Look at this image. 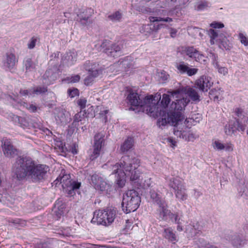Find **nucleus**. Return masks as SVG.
Returning a JSON list of instances; mask_svg holds the SVG:
<instances>
[{
    "instance_id": "nucleus-1",
    "label": "nucleus",
    "mask_w": 248,
    "mask_h": 248,
    "mask_svg": "<svg viewBox=\"0 0 248 248\" xmlns=\"http://www.w3.org/2000/svg\"><path fill=\"white\" fill-rule=\"evenodd\" d=\"M175 100L170 105V111L168 113L167 119H162L159 121L162 125L167 123L173 126V133L175 136L186 141H193L195 135L190 130L193 124L192 118H185L182 111L189 102L186 94L183 91L176 90L169 92Z\"/></svg>"
},
{
    "instance_id": "nucleus-2",
    "label": "nucleus",
    "mask_w": 248,
    "mask_h": 248,
    "mask_svg": "<svg viewBox=\"0 0 248 248\" xmlns=\"http://www.w3.org/2000/svg\"><path fill=\"white\" fill-rule=\"evenodd\" d=\"M140 161L136 158L130 159L128 157L123 158V160L115 164L112 167V174L117 175L116 183L120 187H123L125 184L126 177L131 181H135L140 178Z\"/></svg>"
},
{
    "instance_id": "nucleus-3",
    "label": "nucleus",
    "mask_w": 248,
    "mask_h": 248,
    "mask_svg": "<svg viewBox=\"0 0 248 248\" xmlns=\"http://www.w3.org/2000/svg\"><path fill=\"white\" fill-rule=\"evenodd\" d=\"M47 169L43 165H35L31 158L19 157L14 165L13 171L19 179L29 176L35 180H39L43 179Z\"/></svg>"
},
{
    "instance_id": "nucleus-4",
    "label": "nucleus",
    "mask_w": 248,
    "mask_h": 248,
    "mask_svg": "<svg viewBox=\"0 0 248 248\" xmlns=\"http://www.w3.org/2000/svg\"><path fill=\"white\" fill-rule=\"evenodd\" d=\"M169 92H168V93L163 94L160 105L158 103L161 98L160 93H157L145 97L146 113L149 115L154 118L163 115L170 102V97H172Z\"/></svg>"
},
{
    "instance_id": "nucleus-5",
    "label": "nucleus",
    "mask_w": 248,
    "mask_h": 248,
    "mask_svg": "<svg viewBox=\"0 0 248 248\" xmlns=\"http://www.w3.org/2000/svg\"><path fill=\"white\" fill-rule=\"evenodd\" d=\"M140 197L134 189L127 191L123 196L122 203L123 210L126 214L135 211L139 207Z\"/></svg>"
},
{
    "instance_id": "nucleus-6",
    "label": "nucleus",
    "mask_w": 248,
    "mask_h": 248,
    "mask_svg": "<svg viewBox=\"0 0 248 248\" xmlns=\"http://www.w3.org/2000/svg\"><path fill=\"white\" fill-rule=\"evenodd\" d=\"M116 215V211L113 209L99 210L94 213L92 220L96 221L98 224L108 226L113 222Z\"/></svg>"
},
{
    "instance_id": "nucleus-7",
    "label": "nucleus",
    "mask_w": 248,
    "mask_h": 248,
    "mask_svg": "<svg viewBox=\"0 0 248 248\" xmlns=\"http://www.w3.org/2000/svg\"><path fill=\"white\" fill-rule=\"evenodd\" d=\"M91 181L95 189L104 194H109L112 190L111 186L98 175H93L91 177Z\"/></svg>"
},
{
    "instance_id": "nucleus-8",
    "label": "nucleus",
    "mask_w": 248,
    "mask_h": 248,
    "mask_svg": "<svg viewBox=\"0 0 248 248\" xmlns=\"http://www.w3.org/2000/svg\"><path fill=\"white\" fill-rule=\"evenodd\" d=\"M57 180L60 181V183L64 189L70 188L68 194H72L73 191L78 189L81 186L80 183L72 182L69 174L63 175L62 177L57 178Z\"/></svg>"
},
{
    "instance_id": "nucleus-9",
    "label": "nucleus",
    "mask_w": 248,
    "mask_h": 248,
    "mask_svg": "<svg viewBox=\"0 0 248 248\" xmlns=\"http://www.w3.org/2000/svg\"><path fill=\"white\" fill-rule=\"evenodd\" d=\"M214 82L211 77L202 76L195 81L196 87L203 92H207L213 86Z\"/></svg>"
},
{
    "instance_id": "nucleus-10",
    "label": "nucleus",
    "mask_w": 248,
    "mask_h": 248,
    "mask_svg": "<svg viewBox=\"0 0 248 248\" xmlns=\"http://www.w3.org/2000/svg\"><path fill=\"white\" fill-rule=\"evenodd\" d=\"M103 138L104 135L101 133H98L95 135L93 145V152L90 156L91 159L94 160L99 156L103 145Z\"/></svg>"
},
{
    "instance_id": "nucleus-11",
    "label": "nucleus",
    "mask_w": 248,
    "mask_h": 248,
    "mask_svg": "<svg viewBox=\"0 0 248 248\" xmlns=\"http://www.w3.org/2000/svg\"><path fill=\"white\" fill-rule=\"evenodd\" d=\"M1 148L4 155L7 157H14L18 154V151L11 143L9 140L4 138L1 140Z\"/></svg>"
},
{
    "instance_id": "nucleus-12",
    "label": "nucleus",
    "mask_w": 248,
    "mask_h": 248,
    "mask_svg": "<svg viewBox=\"0 0 248 248\" xmlns=\"http://www.w3.org/2000/svg\"><path fill=\"white\" fill-rule=\"evenodd\" d=\"M128 103L133 106H140L143 107L144 109L146 110V105L145 103V97L144 101H141L138 93L132 91H130L127 97Z\"/></svg>"
},
{
    "instance_id": "nucleus-13",
    "label": "nucleus",
    "mask_w": 248,
    "mask_h": 248,
    "mask_svg": "<svg viewBox=\"0 0 248 248\" xmlns=\"http://www.w3.org/2000/svg\"><path fill=\"white\" fill-rule=\"evenodd\" d=\"M157 209V216L159 219L166 220L168 217H170L171 212L168 209V206L165 201L160 202Z\"/></svg>"
},
{
    "instance_id": "nucleus-14",
    "label": "nucleus",
    "mask_w": 248,
    "mask_h": 248,
    "mask_svg": "<svg viewBox=\"0 0 248 248\" xmlns=\"http://www.w3.org/2000/svg\"><path fill=\"white\" fill-rule=\"evenodd\" d=\"M177 70L181 74L186 73L188 76H192L196 75L198 72V69L191 68L188 64L181 62L176 66Z\"/></svg>"
},
{
    "instance_id": "nucleus-15",
    "label": "nucleus",
    "mask_w": 248,
    "mask_h": 248,
    "mask_svg": "<svg viewBox=\"0 0 248 248\" xmlns=\"http://www.w3.org/2000/svg\"><path fill=\"white\" fill-rule=\"evenodd\" d=\"M236 130H241L244 131L245 128L239 125V122L237 121H230L229 123L226 125L225 127V133L229 136L232 135Z\"/></svg>"
},
{
    "instance_id": "nucleus-16",
    "label": "nucleus",
    "mask_w": 248,
    "mask_h": 248,
    "mask_svg": "<svg viewBox=\"0 0 248 248\" xmlns=\"http://www.w3.org/2000/svg\"><path fill=\"white\" fill-rule=\"evenodd\" d=\"M16 62V57L12 53L7 54L3 60V66L9 69L13 68Z\"/></svg>"
},
{
    "instance_id": "nucleus-17",
    "label": "nucleus",
    "mask_w": 248,
    "mask_h": 248,
    "mask_svg": "<svg viewBox=\"0 0 248 248\" xmlns=\"http://www.w3.org/2000/svg\"><path fill=\"white\" fill-rule=\"evenodd\" d=\"M47 91L46 87H37L36 88L31 89L29 90H23L20 91V94L22 96H32L35 94H39Z\"/></svg>"
},
{
    "instance_id": "nucleus-18",
    "label": "nucleus",
    "mask_w": 248,
    "mask_h": 248,
    "mask_svg": "<svg viewBox=\"0 0 248 248\" xmlns=\"http://www.w3.org/2000/svg\"><path fill=\"white\" fill-rule=\"evenodd\" d=\"M215 44H217L220 48H224L225 49H229L230 48L229 41L222 33L218 34L215 40Z\"/></svg>"
},
{
    "instance_id": "nucleus-19",
    "label": "nucleus",
    "mask_w": 248,
    "mask_h": 248,
    "mask_svg": "<svg viewBox=\"0 0 248 248\" xmlns=\"http://www.w3.org/2000/svg\"><path fill=\"white\" fill-rule=\"evenodd\" d=\"M180 51L182 54L186 55L191 58H194L198 54L199 52L193 46H182L180 48Z\"/></svg>"
},
{
    "instance_id": "nucleus-20",
    "label": "nucleus",
    "mask_w": 248,
    "mask_h": 248,
    "mask_svg": "<svg viewBox=\"0 0 248 248\" xmlns=\"http://www.w3.org/2000/svg\"><path fill=\"white\" fill-rule=\"evenodd\" d=\"M134 146V140L131 138H128L121 145L120 151L123 153H125L130 151Z\"/></svg>"
},
{
    "instance_id": "nucleus-21",
    "label": "nucleus",
    "mask_w": 248,
    "mask_h": 248,
    "mask_svg": "<svg viewBox=\"0 0 248 248\" xmlns=\"http://www.w3.org/2000/svg\"><path fill=\"white\" fill-rule=\"evenodd\" d=\"M163 236L169 241L173 243H175L178 240L176 235L173 232L172 228L170 227L164 229Z\"/></svg>"
},
{
    "instance_id": "nucleus-22",
    "label": "nucleus",
    "mask_w": 248,
    "mask_h": 248,
    "mask_svg": "<svg viewBox=\"0 0 248 248\" xmlns=\"http://www.w3.org/2000/svg\"><path fill=\"white\" fill-rule=\"evenodd\" d=\"M77 54L75 52H69L67 53L62 58L64 63L69 65H72L76 61Z\"/></svg>"
},
{
    "instance_id": "nucleus-23",
    "label": "nucleus",
    "mask_w": 248,
    "mask_h": 248,
    "mask_svg": "<svg viewBox=\"0 0 248 248\" xmlns=\"http://www.w3.org/2000/svg\"><path fill=\"white\" fill-rule=\"evenodd\" d=\"M176 197L180 200L184 201L187 199V195L184 186L174 190Z\"/></svg>"
},
{
    "instance_id": "nucleus-24",
    "label": "nucleus",
    "mask_w": 248,
    "mask_h": 248,
    "mask_svg": "<svg viewBox=\"0 0 248 248\" xmlns=\"http://www.w3.org/2000/svg\"><path fill=\"white\" fill-rule=\"evenodd\" d=\"M215 59H216V57L215 55H213ZM213 64L214 67L217 70L219 74L222 75L224 76H226L228 73V69L227 67L225 66H222L219 65L218 62L215 60V61L213 62Z\"/></svg>"
},
{
    "instance_id": "nucleus-25",
    "label": "nucleus",
    "mask_w": 248,
    "mask_h": 248,
    "mask_svg": "<svg viewBox=\"0 0 248 248\" xmlns=\"http://www.w3.org/2000/svg\"><path fill=\"white\" fill-rule=\"evenodd\" d=\"M121 47L117 45H114L111 48L107 49L106 53L113 57L119 56L120 54Z\"/></svg>"
},
{
    "instance_id": "nucleus-26",
    "label": "nucleus",
    "mask_w": 248,
    "mask_h": 248,
    "mask_svg": "<svg viewBox=\"0 0 248 248\" xmlns=\"http://www.w3.org/2000/svg\"><path fill=\"white\" fill-rule=\"evenodd\" d=\"M223 91L220 89L214 88L212 89L209 92V95L211 99L214 101H218L221 99Z\"/></svg>"
},
{
    "instance_id": "nucleus-27",
    "label": "nucleus",
    "mask_w": 248,
    "mask_h": 248,
    "mask_svg": "<svg viewBox=\"0 0 248 248\" xmlns=\"http://www.w3.org/2000/svg\"><path fill=\"white\" fill-rule=\"evenodd\" d=\"M169 186L175 190L184 185L179 178L173 177L170 180Z\"/></svg>"
},
{
    "instance_id": "nucleus-28",
    "label": "nucleus",
    "mask_w": 248,
    "mask_h": 248,
    "mask_svg": "<svg viewBox=\"0 0 248 248\" xmlns=\"http://www.w3.org/2000/svg\"><path fill=\"white\" fill-rule=\"evenodd\" d=\"M84 68L88 71L89 72L94 70L100 69L99 68V65L96 62H91L90 61H88L85 62L83 65Z\"/></svg>"
},
{
    "instance_id": "nucleus-29",
    "label": "nucleus",
    "mask_w": 248,
    "mask_h": 248,
    "mask_svg": "<svg viewBox=\"0 0 248 248\" xmlns=\"http://www.w3.org/2000/svg\"><path fill=\"white\" fill-rule=\"evenodd\" d=\"M186 95V94L188 95L190 98L194 101H200V96L198 94L197 92L194 89L189 88L187 91L186 93H185Z\"/></svg>"
},
{
    "instance_id": "nucleus-30",
    "label": "nucleus",
    "mask_w": 248,
    "mask_h": 248,
    "mask_svg": "<svg viewBox=\"0 0 248 248\" xmlns=\"http://www.w3.org/2000/svg\"><path fill=\"white\" fill-rule=\"evenodd\" d=\"M210 6V4L207 1L199 0L195 5V9L198 11H202L207 9Z\"/></svg>"
},
{
    "instance_id": "nucleus-31",
    "label": "nucleus",
    "mask_w": 248,
    "mask_h": 248,
    "mask_svg": "<svg viewBox=\"0 0 248 248\" xmlns=\"http://www.w3.org/2000/svg\"><path fill=\"white\" fill-rule=\"evenodd\" d=\"M69 120L68 114L65 115L62 111H59L56 117V120L58 123L65 124Z\"/></svg>"
},
{
    "instance_id": "nucleus-32",
    "label": "nucleus",
    "mask_w": 248,
    "mask_h": 248,
    "mask_svg": "<svg viewBox=\"0 0 248 248\" xmlns=\"http://www.w3.org/2000/svg\"><path fill=\"white\" fill-rule=\"evenodd\" d=\"M219 34L217 31L212 29L207 31V34L210 37V43L211 45L215 44V40Z\"/></svg>"
},
{
    "instance_id": "nucleus-33",
    "label": "nucleus",
    "mask_w": 248,
    "mask_h": 248,
    "mask_svg": "<svg viewBox=\"0 0 248 248\" xmlns=\"http://www.w3.org/2000/svg\"><path fill=\"white\" fill-rule=\"evenodd\" d=\"M212 146L216 151H221L224 149V143L219 140H213Z\"/></svg>"
},
{
    "instance_id": "nucleus-34",
    "label": "nucleus",
    "mask_w": 248,
    "mask_h": 248,
    "mask_svg": "<svg viewBox=\"0 0 248 248\" xmlns=\"http://www.w3.org/2000/svg\"><path fill=\"white\" fill-rule=\"evenodd\" d=\"M182 217V213L181 212H177L176 213H172L170 214L169 217L172 221H174L177 224H181V218Z\"/></svg>"
},
{
    "instance_id": "nucleus-35",
    "label": "nucleus",
    "mask_w": 248,
    "mask_h": 248,
    "mask_svg": "<svg viewBox=\"0 0 248 248\" xmlns=\"http://www.w3.org/2000/svg\"><path fill=\"white\" fill-rule=\"evenodd\" d=\"M150 195L151 198L153 201L156 203L157 204L160 202H163L164 201L161 199L160 195L158 194L154 190H151L150 191Z\"/></svg>"
},
{
    "instance_id": "nucleus-36",
    "label": "nucleus",
    "mask_w": 248,
    "mask_h": 248,
    "mask_svg": "<svg viewBox=\"0 0 248 248\" xmlns=\"http://www.w3.org/2000/svg\"><path fill=\"white\" fill-rule=\"evenodd\" d=\"M86 112L85 111H80L77 113L74 118V122H85L86 119Z\"/></svg>"
},
{
    "instance_id": "nucleus-37",
    "label": "nucleus",
    "mask_w": 248,
    "mask_h": 248,
    "mask_svg": "<svg viewBox=\"0 0 248 248\" xmlns=\"http://www.w3.org/2000/svg\"><path fill=\"white\" fill-rule=\"evenodd\" d=\"M122 17V14L118 11L115 12L114 13L108 16V18L113 21H119Z\"/></svg>"
},
{
    "instance_id": "nucleus-38",
    "label": "nucleus",
    "mask_w": 248,
    "mask_h": 248,
    "mask_svg": "<svg viewBox=\"0 0 248 248\" xmlns=\"http://www.w3.org/2000/svg\"><path fill=\"white\" fill-rule=\"evenodd\" d=\"M235 112L237 116L241 117L248 115V112L245 108H237L235 109Z\"/></svg>"
},
{
    "instance_id": "nucleus-39",
    "label": "nucleus",
    "mask_w": 248,
    "mask_h": 248,
    "mask_svg": "<svg viewBox=\"0 0 248 248\" xmlns=\"http://www.w3.org/2000/svg\"><path fill=\"white\" fill-rule=\"evenodd\" d=\"M194 59L196 61L201 63L204 64L206 62V57L201 54L199 51L198 52V54L196 56Z\"/></svg>"
},
{
    "instance_id": "nucleus-40",
    "label": "nucleus",
    "mask_w": 248,
    "mask_h": 248,
    "mask_svg": "<svg viewBox=\"0 0 248 248\" xmlns=\"http://www.w3.org/2000/svg\"><path fill=\"white\" fill-rule=\"evenodd\" d=\"M64 207V206L63 205H62L60 207L58 206H56V205H55V210L54 212L56 213V215L57 216L58 218H60L61 217V216H62L63 214Z\"/></svg>"
},
{
    "instance_id": "nucleus-41",
    "label": "nucleus",
    "mask_w": 248,
    "mask_h": 248,
    "mask_svg": "<svg viewBox=\"0 0 248 248\" xmlns=\"http://www.w3.org/2000/svg\"><path fill=\"white\" fill-rule=\"evenodd\" d=\"M103 71L101 69L93 70L89 73V76L95 78L102 74Z\"/></svg>"
},
{
    "instance_id": "nucleus-42",
    "label": "nucleus",
    "mask_w": 248,
    "mask_h": 248,
    "mask_svg": "<svg viewBox=\"0 0 248 248\" xmlns=\"http://www.w3.org/2000/svg\"><path fill=\"white\" fill-rule=\"evenodd\" d=\"M37 41V38L35 37H32L29 41L28 44V47L29 49L33 48L35 45Z\"/></svg>"
},
{
    "instance_id": "nucleus-43",
    "label": "nucleus",
    "mask_w": 248,
    "mask_h": 248,
    "mask_svg": "<svg viewBox=\"0 0 248 248\" xmlns=\"http://www.w3.org/2000/svg\"><path fill=\"white\" fill-rule=\"evenodd\" d=\"M239 38L242 44H244L246 46L248 45V39L244 34L240 33L239 34Z\"/></svg>"
},
{
    "instance_id": "nucleus-44",
    "label": "nucleus",
    "mask_w": 248,
    "mask_h": 248,
    "mask_svg": "<svg viewBox=\"0 0 248 248\" xmlns=\"http://www.w3.org/2000/svg\"><path fill=\"white\" fill-rule=\"evenodd\" d=\"M210 26L214 29H221L223 28L224 25L221 22L214 21L210 24Z\"/></svg>"
},
{
    "instance_id": "nucleus-45",
    "label": "nucleus",
    "mask_w": 248,
    "mask_h": 248,
    "mask_svg": "<svg viewBox=\"0 0 248 248\" xmlns=\"http://www.w3.org/2000/svg\"><path fill=\"white\" fill-rule=\"evenodd\" d=\"M80 79V77L78 75L72 76L70 78H67L66 80L68 83H75L78 82Z\"/></svg>"
},
{
    "instance_id": "nucleus-46",
    "label": "nucleus",
    "mask_w": 248,
    "mask_h": 248,
    "mask_svg": "<svg viewBox=\"0 0 248 248\" xmlns=\"http://www.w3.org/2000/svg\"><path fill=\"white\" fill-rule=\"evenodd\" d=\"M83 14L84 12L82 14L78 15V19L80 20V21L82 24H86V22L88 21L89 18V16H85Z\"/></svg>"
},
{
    "instance_id": "nucleus-47",
    "label": "nucleus",
    "mask_w": 248,
    "mask_h": 248,
    "mask_svg": "<svg viewBox=\"0 0 248 248\" xmlns=\"http://www.w3.org/2000/svg\"><path fill=\"white\" fill-rule=\"evenodd\" d=\"M232 243L235 247H238L240 245V239L237 236H233L232 238Z\"/></svg>"
},
{
    "instance_id": "nucleus-48",
    "label": "nucleus",
    "mask_w": 248,
    "mask_h": 248,
    "mask_svg": "<svg viewBox=\"0 0 248 248\" xmlns=\"http://www.w3.org/2000/svg\"><path fill=\"white\" fill-rule=\"evenodd\" d=\"M168 143L170 144V146L174 148L177 146V142L171 137L168 138L167 139Z\"/></svg>"
},
{
    "instance_id": "nucleus-49",
    "label": "nucleus",
    "mask_w": 248,
    "mask_h": 248,
    "mask_svg": "<svg viewBox=\"0 0 248 248\" xmlns=\"http://www.w3.org/2000/svg\"><path fill=\"white\" fill-rule=\"evenodd\" d=\"M69 96L71 98H73L78 94V91L77 89H74L72 90H69L68 91Z\"/></svg>"
},
{
    "instance_id": "nucleus-50",
    "label": "nucleus",
    "mask_w": 248,
    "mask_h": 248,
    "mask_svg": "<svg viewBox=\"0 0 248 248\" xmlns=\"http://www.w3.org/2000/svg\"><path fill=\"white\" fill-rule=\"evenodd\" d=\"M224 149L227 152H232L233 150V146L232 144L231 143H226L224 144Z\"/></svg>"
},
{
    "instance_id": "nucleus-51",
    "label": "nucleus",
    "mask_w": 248,
    "mask_h": 248,
    "mask_svg": "<svg viewBox=\"0 0 248 248\" xmlns=\"http://www.w3.org/2000/svg\"><path fill=\"white\" fill-rule=\"evenodd\" d=\"M87 103V100L84 98L80 99L78 102V104L80 107L81 108H85Z\"/></svg>"
},
{
    "instance_id": "nucleus-52",
    "label": "nucleus",
    "mask_w": 248,
    "mask_h": 248,
    "mask_svg": "<svg viewBox=\"0 0 248 248\" xmlns=\"http://www.w3.org/2000/svg\"><path fill=\"white\" fill-rule=\"evenodd\" d=\"M26 108L31 112H34L36 110V106L32 104L29 105L26 104Z\"/></svg>"
},
{
    "instance_id": "nucleus-53",
    "label": "nucleus",
    "mask_w": 248,
    "mask_h": 248,
    "mask_svg": "<svg viewBox=\"0 0 248 248\" xmlns=\"http://www.w3.org/2000/svg\"><path fill=\"white\" fill-rule=\"evenodd\" d=\"M149 19L150 21L152 22L162 21V17L150 16Z\"/></svg>"
},
{
    "instance_id": "nucleus-54",
    "label": "nucleus",
    "mask_w": 248,
    "mask_h": 248,
    "mask_svg": "<svg viewBox=\"0 0 248 248\" xmlns=\"http://www.w3.org/2000/svg\"><path fill=\"white\" fill-rule=\"evenodd\" d=\"M177 32V31L176 29L174 28H170V36L172 38L175 37L176 36V34Z\"/></svg>"
},
{
    "instance_id": "nucleus-55",
    "label": "nucleus",
    "mask_w": 248,
    "mask_h": 248,
    "mask_svg": "<svg viewBox=\"0 0 248 248\" xmlns=\"http://www.w3.org/2000/svg\"><path fill=\"white\" fill-rule=\"evenodd\" d=\"M25 65L27 70H30V68L32 67L31 62L30 60H27L25 62Z\"/></svg>"
},
{
    "instance_id": "nucleus-56",
    "label": "nucleus",
    "mask_w": 248,
    "mask_h": 248,
    "mask_svg": "<svg viewBox=\"0 0 248 248\" xmlns=\"http://www.w3.org/2000/svg\"><path fill=\"white\" fill-rule=\"evenodd\" d=\"M93 78L91 77H89L85 79L84 82L85 84L87 85H89L93 82V80L92 79Z\"/></svg>"
},
{
    "instance_id": "nucleus-57",
    "label": "nucleus",
    "mask_w": 248,
    "mask_h": 248,
    "mask_svg": "<svg viewBox=\"0 0 248 248\" xmlns=\"http://www.w3.org/2000/svg\"><path fill=\"white\" fill-rule=\"evenodd\" d=\"M108 110L106 109V110H104L101 111V113H100V115L101 116H102V117L104 116L103 119L105 122L107 121V117L105 116V115L106 114H107L108 113Z\"/></svg>"
},
{
    "instance_id": "nucleus-58",
    "label": "nucleus",
    "mask_w": 248,
    "mask_h": 248,
    "mask_svg": "<svg viewBox=\"0 0 248 248\" xmlns=\"http://www.w3.org/2000/svg\"><path fill=\"white\" fill-rule=\"evenodd\" d=\"M132 222L131 221H130L129 220H127L126 221L125 229H130L132 226Z\"/></svg>"
},
{
    "instance_id": "nucleus-59",
    "label": "nucleus",
    "mask_w": 248,
    "mask_h": 248,
    "mask_svg": "<svg viewBox=\"0 0 248 248\" xmlns=\"http://www.w3.org/2000/svg\"><path fill=\"white\" fill-rule=\"evenodd\" d=\"M78 146H77L75 144L71 148V152L74 155H75L78 153Z\"/></svg>"
},
{
    "instance_id": "nucleus-60",
    "label": "nucleus",
    "mask_w": 248,
    "mask_h": 248,
    "mask_svg": "<svg viewBox=\"0 0 248 248\" xmlns=\"http://www.w3.org/2000/svg\"><path fill=\"white\" fill-rule=\"evenodd\" d=\"M142 185V186L144 187H149L151 185L150 179H147V182H146V181H145V182L144 183H143Z\"/></svg>"
},
{
    "instance_id": "nucleus-61",
    "label": "nucleus",
    "mask_w": 248,
    "mask_h": 248,
    "mask_svg": "<svg viewBox=\"0 0 248 248\" xmlns=\"http://www.w3.org/2000/svg\"><path fill=\"white\" fill-rule=\"evenodd\" d=\"M162 21L171 22V21H172V19L170 17H167V18H162Z\"/></svg>"
},
{
    "instance_id": "nucleus-62",
    "label": "nucleus",
    "mask_w": 248,
    "mask_h": 248,
    "mask_svg": "<svg viewBox=\"0 0 248 248\" xmlns=\"http://www.w3.org/2000/svg\"><path fill=\"white\" fill-rule=\"evenodd\" d=\"M161 75H164V78H163V80H167L168 78L169 75L168 74H166L165 73H161Z\"/></svg>"
},
{
    "instance_id": "nucleus-63",
    "label": "nucleus",
    "mask_w": 248,
    "mask_h": 248,
    "mask_svg": "<svg viewBox=\"0 0 248 248\" xmlns=\"http://www.w3.org/2000/svg\"><path fill=\"white\" fill-rule=\"evenodd\" d=\"M177 231L180 232V231H182L183 230V228L180 225V224H178V226L177 227Z\"/></svg>"
},
{
    "instance_id": "nucleus-64",
    "label": "nucleus",
    "mask_w": 248,
    "mask_h": 248,
    "mask_svg": "<svg viewBox=\"0 0 248 248\" xmlns=\"http://www.w3.org/2000/svg\"><path fill=\"white\" fill-rule=\"evenodd\" d=\"M51 73V71L50 70L46 71L45 73V76L46 77H48V75Z\"/></svg>"
}]
</instances>
